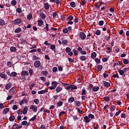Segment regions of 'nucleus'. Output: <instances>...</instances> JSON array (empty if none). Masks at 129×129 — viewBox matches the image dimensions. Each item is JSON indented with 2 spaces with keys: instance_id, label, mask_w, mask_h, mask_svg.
<instances>
[{
  "instance_id": "1",
  "label": "nucleus",
  "mask_w": 129,
  "mask_h": 129,
  "mask_svg": "<svg viewBox=\"0 0 129 129\" xmlns=\"http://www.w3.org/2000/svg\"><path fill=\"white\" fill-rule=\"evenodd\" d=\"M79 37L82 40H85L86 39V35L84 32H81L79 34Z\"/></svg>"
},
{
  "instance_id": "2",
  "label": "nucleus",
  "mask_w": 129,
  "mask_h": 129,
  "mask_svg": "<svg viewBox=\"0 0 129 129\" xmlns=\"http://www.w3.org/2000/svg\"><path fill=\"white\" fill-rule=\"evenodd\" d=\"M23 126L22 125H20V126H18V123H14L13 124V126H12V129H20L22 128Z\"/></svg>"
},
{
  "instance_id": "3",
  "label": "nucleus",
  "mask_w": 129,
  "mask_h": 129,
  "mask_svg": "<svg viewBox=\"0 0 129 129\" xmlns=\"http://www.w3.org/2000/svg\"><path fill=\"white\" fill-rule=\"evenodd\" d=\"M29 109H32L34 112H36L37 111V107L36 105H31L30 107H29Z\"/></svg>"
},
{
  "instance_id": "4",
  "label": "nucleus",
  "mask_w": 129,
  "mask_h": 129,
  "mask_svg": "<svg viewBox=\"0 0 129 129\" xmlns=\"http://www.w3.org/2000/svg\"><path fill=\"white\" fill-rule=\"evenodd\" d=\"M41 66V62L39 60H37L34 62V67L38 68Z\"/></svg>"
},
{
  "instance_id": "5",
  "label": "nucleus",
  "mask_w": 129,
  "mask_h": 129,
  "mask_svg": "<svg viewBox=\"0 0 129 129\" xmlns=\"http://www.w3.org/2000/svg\"><path fill=\"white\" fill-rule=\"evenodd\" d=\"M14 23V24L15 25H19L20 24L22 23V20L21 19H17L13 22Z\"/></svg>"
},
{
  "instance_id": "6",
  "label": "nucleus",
  "mask_w": 129,
  "mask_h": 129,
  "mask_svg": "<svg viewBox=\"0 0 129 129\" xmlns=\"http://www.w3.org/2000/svg\"><path fill=\"white\" fill-rule=\"evenodd\" d=\"M0 77L5 80L8 79V76L6 74H3V73H0Z\"/></svg>"
},
{
  "instance_id": "7",
  "label": "nucleus",
  "mask_w": 129,
  "mask_h": 129,
  "mask_svg": "<svg viewBox=\"0 0 129 129\" xmlns=\"http://www.w3.org/2000/svg\"><path fill=\"white\" fill-rule=\"evenodd\" d=\"M83 121L86 123H89L90 121V119L88 116H86L84 117Z\"/></svg>"
},
{
  "instance_id": "8",
  "label": "nucleus",
  "mask_w": 129,
  "mask_h": 129,
  "mask_svg": "<svg viewBox=\"0 0 129 129\" xmlns=\"http://www.w3.org/2000/svg\"><path fill=\"white\" fill-rule=\"evenodd\" d=\"M103 85L104 86H105V87L108 88L110 86V84L108 82H107L106 81H103Z\"/></svg>"
},
{
  "instance_id": "9",
  "label": "nucleus",
  "mask_w": 129,
  "mask_h": 129,
  "mask_svg": "<svg viewBox=\"0 0 129 129\" xmlns=\"http://www.w3.org/2000/svg\"><path fill=\"white\" fill-rule=\"evenodd\" d=\"M10 111V108H6L4 109H3V113L4 114H7Z\"/></svg>"
},
{
  "instance_id": "10",
  "label": "nucleus",
  "mask_w": 129,
  "mask_h": 129,
  "mask_svg": "<svg viewBox=\"0 0 129 129\" xmlns=\"http://www.w3.org/2000/svg\"><path fill=\"white\" fill-rule=\"evenodd\" d=\"M38 22V26L41 27L42 25L44 24V22L42 20H39L37 21Z\"/></svg>"
},
{
  "instance_id": "11",
  "label": "nucleus",
  "mask_w": 129,
  "mask_h": 129,
  "mask_svg": "<svg viewBox=\"0 0 129 129\" xmlns=\"http://www.w3.org/2000/svg\"><path fill=\"white\" fill-rule=\"evenodd\" d=\"M28 112V107L27 106L23 108V110H22V113L25 115Z\"/></svg>"
},
{
  "instance_id": "12",
  "label": "nucleus",
  "mask_w": 129,
  "mask_h": 129,
  "mask_svg": "<svg viewBox=\"0 0 129 129\" xmlns=\"http://www.w3.org/2000/svg\"><path fill=\"white\" fill-rule=\"evenodd\" d=\"M12 83L7 84L6 86H5V89L6 90H9L10 88L12 87Z\"/></svg>"
},
{
  "instance_id": "13",
  "label": "nucleus",
  "mask_w": 129,
  "mask_h": 129,
  "mask_svg": "<svg viewBox=\"0 0 129 129\" xmlns=\"http://www.w3.org/2000/svg\"><path fill=\"white\" fill-rule=\"evenodd\" d=\"M21 75L22 76H28L29 75V72L26 71H23L21 72Z\"/></svg>"
},
{
  "instance_id": "14",
  "label": "nucleus",
  "mask_w": 129,
  "mask_h": 129,
  "mask_svg": "<svg viewBox=\"0 0 129 129\" xmlns=\"http://www.w3.org/2000/svg\"><path fill=\"white\" fill-rule=\"evenodd\" d=\"M97 56V53L96 52H93L91 53V57L92 59H95Z\"/></svg>"
},
{
  "instance_id": "15",
  "label": "nucleus",
  "mask_w": 129,
  "mask_h": 129,
  "mask_svg": "<svg viewBox=\"0 0 129 129\" xmlns=\"http://www.w3.org/2000/svg\"><path fill=\"white\" fill-rule=\"evenodd\" d=\"M51 84L52 85V87L56 88V87H57V86L58 85V83L56 81H53L51 82Z\"/></svg>"
},
{
  "instance_id": "16",
  "label": "nucleus",
  "mask_w": 129,
  "mask_h": 129,
  "mask_svg": "<svg viewBox=\"0 0 129 129\" xmlns=\"http://www.w3.org/2000/svg\"><path fill=\"white\" fill-rule=\"evenodd\" d=\"M75 101V98L74 97H71L68 99V102L69 103H73Z\"/></svg>"
},
{
  "instance_id": "17",
  "label": "nucleus",
  "mask_w": 129,
  "mask_h": 129,
  "mask_svg": "<svg viewBox=\"0 0 129 129\" xmlns=\"http://www.w3.org/2000/svg\"><path fill=\"white\" fill-rule=\"evenodd\" d=\"M50 48L54 52H55V50H56V47L55 45L54 44H52L51 45H50Z\"/></svg>"
},
{
  "instance_id": "18",
  "label": "nucleus",
  "mask_w": 129,
  "mask_h": 129,
  "mask_svg": "<svg viewBox=\"0 0 129 129\" xmlns=\"http://www.w3.org/2000/svg\"><path fill=\"white\" fill-rule=\"evenodd\" d=\"M10 51L12 52H16L17 51V48L15 47L12 46L10 47Z\"/></svg>"
},
{
  "instance_id": "19",
  "label": "nucleus",
  "mask_w": 129,
  "mask_h": 129,
  "mask_svg": "<svg viewBox=\"0 0 129 129\" xmlns=\"http://www.w3.org/2000/svg\"><path fill=\"white\" fill-rule=\"evenodd\" d=\"M80 59L81 60V61H85L86 59H87V57L85 56V55H82V56H81L80 57H79Z\"/></svg>"
},
{
  "instance_id": "20",
  "label": "nucleus",
  "mask_w": 129,
  "mask_h": 129,
  "mask_svg": "<svg viewBox=\"0 0 129 129\" xmlns=\"http://www.w3.org/2000/svg\"><path fill=\"white\" fill-rule=\"evenodd\" d=\"M47 92H48L47 90H41L38 92V94H45Z\"/></svg>"
},
{
  "instance_id": "21",
  "label": "nucleus",
  "mask_w": 129,
  "mask_h": 129,
  "mask_svg": "<svg viewBox=\"0 0 129 129\" xmlns=\"http://www.w3.org/2000/svg\"><path fill=\"white\" fill-rule=\"evenodd\" d=\"M104 39L106 40L107 41H109L110 39V35H106L104 36Z\"/></svg>"
},
{
  "instance_id": "22",
  "label": "nucleus",
  "mask_w": 129,
  "mask_h": 129,
  "mask_svg": "<svg viewBox=\"0 0 129 129\" xmlns=\"http://www.w3.org/2000/svg\"><path fill=\"white\" fill-rule=\"evenodd\" d=\"M44 9L46 10H48L49 9V5L48 3H44Z\"/></svg>"
},
{
  "instance_id": "23",
  "label": "nucleus",
  "mask_w": 129,
  "mask_h": 129,
  "mask_svg": "<svg viewBox=\"0 0 129 129\" xmlns=\"http://www.w3.org/2000/svg\"><path fill=\"white\" fill-rule=\"evenodd\" d=\"M15 119V117L14 115H11L9 117V121L13 122Z\"/></svg>"
},
{
  "instance_id": "24",
  "label": "nucleus",
  "mask_w": 129,
  "mask_h": 129,
  "mask_svg": "<svg viewBox=\"0 0 129 129\" xmlns=\"http://www.w3.org/2000/svg\"><path fill=\"white\" fill-rule=\"evenodd\" d=\"M22 31V29L21 28H18L15 29V31H14V32H15L16 33H19Z\"/></svg>"
},
{
  "instance_id": "25",
  "label": "nucleus",
  "mask_w": 129,
  "mask_h": 129,
  "mask_svg": "<svg viewBox=\"0 0 129 129\" xmlns=\"http://www.w3.org/2000/svg\"><path fill=\"white\" fill-rule=\"evenodd\" d=\"M99 90V87L98 86L92 88V91L94 92H97Z\"/></svg>"
},
{
  "instance_id": "26",
  "label": "nucleus",
  "mask_w": 129,
  "mask_h": 129,
  "mask_svg": "<svg viewBox=\"0 0 129 129\" xmlns=\"http://www.w3.org/2000/svg\"><path fill=\"white\" fill-rule=\"evenodd\" d=\"M63 105V102L62 101H58L56 103V106L57 107H60Z\"/></svg>"
},
{
  "instance_id": "27",
  "label": "nucleus",
  "mask_w": 129,
  "mask_h": 129,
  "mask_svg": "<svg viewBox=\"0 0 129 129\" xmlns=\"http://www.w3.org/2000/svg\"><path fill=\"white\" fill-rule=\"evenodd\" d=\"M10 93L14 94L16 92V88L15 87H12L11 90L10 91Z\"/></svg>"
},
{
  "instance_id": "28",
  "label": "nucleus",
  "mask_w": 129,
  "mask_h": 129,
  "mask_svg": "<svg viewBox=\"0 0 129 129\" xmlns=\"http://www.w3.org/2000/svg\"><path fill=\"white\" fill-rule=\"evenodd\" d=\"M70 6L72 8H75L76 7V4L75 2H73V1H72L70 3Z\"/></svg>"
},
{
  "instance_id": "29",
  "label": "nucleus",
  "mask_w": 129,
  "mask_h": 129,
  "mask_svg": "<svg viewBox=\"0 0 129 129\" xmlns=\"http://www.w3.org/2000/svg\"><path fill=\"white\" fill-rule=\"evenodd\" d=\"M6 24V22L4 20L0 19V25L4 26Z\"/></svg>"
},
{
  "instance_id": "30",
  "label": "nucleus",
  "mask_w": 129,
  "mask_h": 129,
  "mask_svg": "<svg viewBox=\"0 0 129 129\" xmlns=\"http://www.w3.org/2000/svg\"><path fill=\"white\" fill-rule=\"evenodd\" d=\"M62 90V88L59 87H57L56 88V93H59Z\"/></svg>"
},
{
  "instance_id": "31",
  "label": "nucleus",
  "mask_w": 129,
  "mask_h": 129,
  "mask_svg": "<svg viewBox=\"0 0 129 129\" xmlns=\"http://www.w3.org/2000/svg\"><path fill=\"white\" fill-rule=\"evenodd\" d=\"M84 79V77L81 76L80 78H79L78 79H77V82L78 83H81L82 81H83Z\"/></svg>"
},
{
  "instance_id": "32",
  "label": "nucleus",
  "mask_w": 129,
  "mask_h": 129,
  "mask_svg": "<svg viewBox=\"0 0 129 129\" xmlns=\"http://www.w3.org/2000/svg\"><path fill=\"white\" fill-rule=\"evenodd\" d=\"M97 69L98 71H101L103 69V66L102 65H98Z\"/></svg>"
},
{
  "instance_id": "33",
  "label": "nucleus",
  "mask_w": 129,
  "mask_h": 129,
  "mask_svg": "<svg viewBox=\"0 0 129 129\" xmlns=\"http://www.w3.org/2000/svg\"><path fill=\"white\" fill-rule=\"evenodd\" d=\"M116 109V106L115 105H111L110 108V111L113 112Z\"/></svg>"
},
{
  "instance_id": "34",
  "label": "nucleus",
  "mask_w": 129,
  "mask_h": 129,
  "mask_svg": "<svg viewBox=\"0 0 129 129\" xmlns=\"http://www.w3.org/2000/svg\"><path fill=\"white\" fill-rule=\"evenodd\" d=\"M17 76V73L15 72H13L11 73V75L10 77H15Z\"/></svg>"
},
{
  "instance_id": "35",
  "label": "nucleus",
  "mask_w": 129,
  "mask_h": 129,
  "mask_svg": "<svg viewBox=\"0 0 129 129\" xmlns=\"http://www.w3.org/2000/svg\"><path fill=\"white\" fill-rule=\"evenodd\" d=\"M11 5L12 6H15L17 5V1H16V0H12V1H11Z\"/></svg>"
},
{
  "instance_id": "36",
  "label": "nucleus",
  "mask_w": 129,
  "mask_h": 129,
  "mask_svg": "<svg viewBox=\"0 0 129 129\" xmlns=\"http://www.w3.org/2000/svg\"><path fill=\"white\" fill-rule=\"evenodd\" d=\"M88 117H89V119L91 118V119H93L95 118V116L92 114H89L88 115Z\"/></svg>"
},
{
  "instance_id": "37",
  "label": "nucleus",
  "mask_w": 129,
  "mask_h": 129,
  "mask_svg": "<svg viewBox=\"0 0 129 129\" xmlns=\"http://www.w3.org/2000/svg\"><path fill=\"white\" fill-rule=\"evenodd\" d=\"M95 61L97 64L101 63V60L98 58H95Z\"/></svg>"
},
{
  "instance_id": "38",
  "label": "nucleus",
  "mask_w": 129,
  "mask_h": 129,
  "mask_svg": "<svg viewBox=\"0 0 129 129\" xmlns=\"http://www.w3.org/2000/svg\"><path fill=\"white\" fill-rule=\"evenodd\" d=\"M39 112V111L38 112L37 115L33 116V117L32 118H30V121H34L36 119V118L37 117V115H38Z\"/></svg>"
},
{
  "instance_id": "39",
  "label": "nucleus",
  "mask_w": 129,
  "mask_h": 129,
  "mask_svg": "<svg viewBox=\"0 0 129 129\" xmlns=\"http://www.w3.org/2000/svg\"><path fill=\"white\" fill-rule=\"evenodd\" d=\"M68 43V41L67 40H64L62 41V44L63 45H67Z\"/></svg>"
},
{
  "instance_id": "40",
  "label": "nucleus",
  "mask_w": 129,
  "mask_h": 129,
  "mask_svg": "<svg viewBox=\"0 0 129 129\" xmlns=\"http://www.w3.org/2000/svg\"><path fill=\"white\" fill-rule=\"evenodd\" d=\"M21 124L22 125H26L27 124V125H29V123H28V122L26 120H24V121L21 122Z\"/></svg>"
},
{
  "instance_id": "41",
  "label": "nucleus",
  "mask_w": 129,
  "mask_h": 129,
  "mask_svg": "<svg viewBox=\"0 0 129 129\" xmlns=\"http://www.w3.org/2000/svg\"><path fill=\"white\" fill-rule=\"evenodd\" d=\"M66 53H69L70 52H71L72 49L70 47H67L65 49Z\"/></svg>"
},
{
  "instance_id": "42",
  "label": "nucleus",
  "mask_w": 129,
  "mask_h": 129,
  "mask_svg": "<svg viewBox=\"0 0 129 129\" xmlns=\"http://www.w3.org/2000/svg\"><path fill=\"white\" fill-rule=\"evenodd\" d=\"M123 63L125 64H127L129 63V60L127 59H124L123 60Z\"/></svg>"
},
{
  "instance_id": "43",
  "label": "nucleus",
  "mask_w": 129,
  "mask_h": 129,
  "mask_svg": "<svg viewBox=\"0 0 129 129\" xmlns=\"http://www.w3.org/2000/svg\"><path fill=\"white\" fill-rule=\"evenodd\" d=\"M103 99L106 102H108L110 100V98L108 96H105L103 98Z\"/></svg>"
},
{
  "instance_id": "44",
  "label": "nucleus",
  "mask_w": 129,
  "mask_h": 129,
  "mask_svg": "<svg viewBox=\"0 0 129 129\" xmlns=\"http://www.w3.org/2000/svg\"><path fill=\"white\" fill-rule=\"evenodd\" d=\"M75 105L77 106H81V102L79 101H76L75 102Z\"/></svg>"
},
{
  "instance_id": "45",
  "label": "nucleus",
  "mask_w": 129,
  "mask_h": 129,
  "mask_svg": "<svg viewBox=\"0 0 129 129\" xmlns=\"http://www.w3.org/2000/svg\"><path fill=\"white\" fill-rule=\"evenodd\" d=\"M77 89L78 87L76 86H75L74 85H71V90H77Z\"/></svg>"
},
{
  "instance_id": "46",
  "label": "nucleus",
  "mask_w": 129,
  "mask_h": 129,
  "mask_svg": "<svg viewBox=\"0 0 129 129\" xmlns=\"http://www.w3.org/2000/svg\"><path fill=\"white\" fill-rule=\"evenodd\" d=\"M41 18L43 20L45 19L46 16L45 14H44L43 13L40 15Z\"/></svg>"
},
{
  "instance_id": "47",
  "label": "nucleus",
  "mask_w": 129,
  "mask_h": 129,
  "mask_svg": "<svg viewBox=\"0 0 129 129\" xmlns=\"http://www.w3.org/2000/svg\"><path fill=\"white\" fill-rule=\"evenodd\" d=\"M72 51H73L75 55H78V52L77 50L74 49H73Z\"/></svg>"
},
{
  "instance_id": "48",
  "label": "nucleus",
  "mask_w": 129,
  "mask_h": 129,
  "mask_svg": "<svg viewBox=\"0 0 129 129\" xmlns=\"http://www.w3.org/2000/svg\"><path fill=\"white\" fill-rule=\"evenodd\" d=\"M86 4V0H81L80 5H81L82 6H84Z\"/></svg>"
},
{
  "instance_id": "49",
  "label": "nucleus",
  "mask_w": 129,
  "mask_h": 129,
  "mask_svg": "<svg viewBox=\"0 0 129 129\" xmlns=\"http://www.w3.org/2000/svg\"><path fill=\"white\" fill-rule=\"evenodd\" d=\"M104 22L103 21H100L98 23V25L100 26H102L104 25Z\"/></svg>"
},
{
  "instance_id": "50",
  "label": "nucleus",
  "mask_w": 129,
  "mask_h": 129,
  "mask_svg": "<svg viewBox=\"0 0 129 129\" xmlns=\"http://www.w3.org/2000/svg\"><path fill=\"white\" fill-rule=\"evenodd\" d=\"M41 74L42 75H44L45 76H47V74H48V72L47 71H42L41 72Z\"/></svg>"
},
{
  "instance_id": "51",
  "label": "nucleus",
  "mask_w": 129,
  "mask_h": 129,
  "mask_svg": "<svg viewBox=\"0 0 129 129\" xmlns=\"http://www.w3.org/2000/svg\"><path fill=\"white\" fill-rule=\"evenodd\" d=\"M101 32L100 30H96V31L95 32V34L97 35H101Z\"/></svg>"
},
{
  "instance_id": "52",
  "label": "nucleus",
  "mask_w": 129,
  "mask_h": 129,
  "mask_svg": "<svg viewBox=\"0 0 129 129\" xmlns=\"http://www.w3.org/2000/svg\"><path fill=\"white\" fill-rule=\"evenodd\" d=\"M32 18V14H30L28 15H27V19H28V20H30Z\"/></svg>"
},
{
  "instance_id": "53",
  "label": "nucleus",
  "mask_w": 129,
  "mask_h": 129,
  "mask_svg": "<svg viewBox=\"0 0 129 129\" xmlns=\"http://www.w3.org/2000/svg\"><path fill=\"white\" fill-rule=\"evenodd\" d=\"M68 60L70 62H73V63H75L76 62V61H75V60L70 58H68Z\"/></svg>"
},
{
  "instance_id": "54",
  "label": "nucleus",
  "mask_w": 129,
  "mask_h": 129,
  "mask_svg": "<svg viewBox=\"0 0 129 129\" xmlns=\"http://www.w3.org/2000/svg\"><path fill=\"white\" fill-rule=\"evenodd\" d=\"M32 58L33 59V60L39 59V58L37 57V56H36L35 55H33V56H32Z\"/></svg>"
},
{
  "instance_id": "55",
  "label": "nucleus",
  "mask_w": 129,
  "mask_h": 129,
  "mask_svg": "<svg viewBox=\"0 0 129 129\" xmlns=\"http://www.w3.org/2000/svg\"><path fill=\"white\" fill-rule=\"evenodd\" d=\"M118 72H119V75H120L121 76L123 75L124 74V72L122 70H118Z\"/></svg>"
},
{
  "instance_id": "56",
  "label": "nucleus",
  "mask_w": 129,
  "mask_h": 129,
  "mask_svg": "<svg viewBox=\"0 0 129 129\" xmlns=\"http://www.w3.org/2000/svg\"><path fill=\"white\" fill-rule=\"evenodd\" d=\"M86 94V89H82V95H85Z\"/></svg>"
},
{
  "instance_id": "57",
  "label": "nucleus",
  "mask_w": 129,
  "mask_h": 129,
  "mask_svg": "<svg viewBox=\"0 0 129 129\" xmlns=\"http://www.w3.org/2000/svg\"><path fill=\"white\" fill-rule=\"evenodd\" d=\"M46 31H49V26L48 24H45V27L44 28Z\"/></svg>"
},
{
  "instance_id": "58",
  "label": "nucleus",
  "mask_w": 129,
  "mask_h": 129,
  "mask_svg": "<svg viewBox=\"0 0 129 129\" xmlns=\"http://www.w3.org/2000/svg\"><path fill=\"white\" fill-rule=\"evenodd\" d=\"M62 32L64 34H67L68 33V29L67 28H65V29H63L62 30Z\"/></svg>"
},
{
  "instance_id": "59",
  "label": "nucleus",
  "mask_w": 129,
  "mask_h": 129,
  "mask_svg": "<svg viewBox=\"0 0 129 129\" xmlns=\"http://www.w3.org/2000/svg\"><path fill=\"white\" fill-rule=\"evenodd\" d=\"M35 103V104H38L39 103V100L38 99H34V101H33Z\"/></svg>"
},
{
  "instance_id": "60",
  "label": "nucleus",
  "mask_w": 129,
  "mask_h": 129,
  "mask_svg": "<svg viewBox=\"0 0 129 129\" xmlns=\"http://www.w3.org/2000/svg\"><path fill=\"white\" fill-rule=\"evenodd\" d=\"M68 19L70 21H72L74 19V17L73 16L70 15V16L68 17Z\"/></svg>"
},
{
  "instance_id": "61",
  "label": "nucleus",
  "mask_w": 129,
  "mask_h": 129,
  "mask_svg": "<svg viewBox=\"0 0 129 129\" xmlns=\"http://www.w3.org/2000/svg\"><path fill=\"white\" fill-rule=\"evenodd\" d=\"M16 12H18V13H21L22 10L20 8H17L16 9Z\"/></svg>"
},
{
  "instance_id": "62",
  "label": "nucleus",
  "mask_w": 129,
  "mask_h": 129,
  "mask_svg": "<svg viewBox=\"0 0 129 129\" xmlns=\"http://www.w3.org/2000/svg\"><path fill=\"white\" fill-rule=\"evenodd\" d=\"M12 109H13V110L18 109V106L17 105H13V107H12Z\"/></svg>"
},
{
  "instance_id": "63",
  "label": "nucleus",
  "mask_w": 129,
  "mask_h": 129,
  "mask_svg": "<svg viewBox=\"0 0 129 129\" xmlns=\"http://www.w3.org/2000/svg\"><path fill=\"white\" fill-rule=\"evenodd\" d=\"M29 72V75L30 76L33 75L34 72L32 70L30 69Z\"/></svg>"
},
{
  "instance_id": "64",
  "label": "nucleus",
  "mask_w": 129,
  "mask_h": 129,
  "mask_svg": "<svg viewBox=\"0 0 129 129\" xmlns=\"http://www.w3.org/2000/svg\"><path fill=\"white\" fill-rule=\"evenodd\" d=\"M7 66L9 67H12L13 66V63L11 61L7 62Z\"/></svg>"
}]
</instances>
